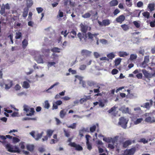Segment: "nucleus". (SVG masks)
I'll return each mask as SVG.
<instances>
[{"label": "nucleus", "mask_w": 155, "mask_h": 155, "mask_svg": "<svg viewBox=\"0 0 155 155\" xmlns=\"http://www.w3.org/2000/svg\"><path fill=\"white\" fill-rule=\"evenodd\" d=\"M128 121L129 120L128 118H126L124 117H121L119 119L118 124L120 125L123 128L126 129L127 127V124Z\"/></svg>", "instance_id": "nucleus-1"}, {"label": "nucleus", "mask_w": 155, "mask_h": 155, "mask_svg": "<svg viewBox=\"0 0 155 155\" xmlns=\"http://www.w3.org/2000/svg\"><path fill=\"white\" fill-rule=\"evenodd\" d=\"M23 110L26 112L27 116H31L34 114V112L33 108H30L26 105H24L23 106Z\"/></svg>", "instance_id": "nucleus-2"}, {"label": "nucleus", "mask_w": 155, "mask_h": 155, "mask_svg": "<svg viewBox=\"0 0 155 155\" xmlns=\"http://www.w3.org/2000/svg\"><path fill=\"white\" fill-rule=\"evenodd\" d=\"M44 132L42 131L41 133H36L34 131H32L29 133V134L36 140H38L42 137Z\"/></svg>", "instance_id": "nucleus-3"}, {"label": "nucleus", "mask_w": 155, "mask_h": 155, "mask_svg": "<svg viewBox=\"0 0 155 155\" xmlns=\"http://www.w3.org/2000/svg\"><path fill=\"white\" fill-rule=\"evenodd\" d=\"M142 72L144 77L147 78L150 81V78H152V73H150L148 71H146L145 69H143Z\"/></svg>", "instance_id": "nucleus-4"}, {"label": "nucleus", "mask_w": 155, "mask_h": 155, "mask_svg": "<svg viewBox=\"0 0 155 155\" xmlns=\"http://www.w3.org/2000/svg\"><path fill=\"white\" fill-rule=\"evenodd\" d=\"M5 89L8 90L10 89L13 85L12 81L10 80H7L5 82Z\"/></svg>", "instance_id": "nucleus-5"}, {"label": "nucleus", "mask_w": 155, "mask_h": 155, "mask_svg": "<svg viewBox=\"0 0 155 155\" xmlns=\"http://www.w3.org/2000/svg\"><path fill=\"white\" fill-rule=\"evenodd\" d=\"M136 151V148H133L130 150H125L124 153V155H133Z\"/></svg>", "instance_id": "nucleus-6"}, {"label": "nucleus", "mask_w": 155, "mask_h": 155, "mask_svg": "<svg viewBox=\"0 0 155 155\" xmlns=\"http://www.w3.org/2000/svg\"><path fill=\"white\" fill-rule=\"evenodd\" d=\"M119 110L122 111V113L131 114V110L128 107H122L119 109Z\"/></svg>", "instance_id": "nucleus-7"}, {"label": "nucleus", "mask_w": 155, "mask_h": 155, "mask_svg": "<svg viewBox=\"0 0 155 155\" xmlns=\"http://www.w3.org/2000/svg\"><path fill=\"white\" fill-rule=\"evenodd\" d=\"M91 99V96H86L84 95L83 97L81 98L80 101L79 102L81 104H83L84 103L86 102L88 100H90Z\"/></svg>", "instance_id": "nucleus-8"}, {"label": "nucleus", "mask_w": 155, "mask_h": 155, "mask_svg": "<svg viewBox=\"0 0 155 155\" xmlns=\"http://www.w3.org/2000/svg\"><path fill=\"white\" fill-rule=\"evenodd\" d=\"M71 147L75 148L76 150H77L81 151L82 150L83 148L82 147L79 145H77L74 143H71L69 144Z\"/></svg>", "instance_id": "nucleus-9"}, {"label": "nucleus", "mask_w": 155, "mask_h": 155, "mask_svg": "<svg viewBox=\"0 0 155 155\" xmlns=\"http://www.w3.org/2000/svg\"><path fill=\"white\" fill-rule=\"evenodd\" d=\"M88 85L90 87H94L100 88V87L98 85V84L93 81H88L87 82Z\"/></svg>", "instance_id": "nucleus-10"}, {"label": "nucleus", "mask_w": 155, "mask_h": 155, "mask_svg": "<svg viewBox=\"0 0 155 155\" xmlns=\"http://www.w3.org/2000/svg\"><path fill=\"white\" fill-rule=\"evenodd\" d=\"M9 10L10 9V7L8 3H7L5 5L3 4L2 5V8L1 10V14L2 15L5 12V9Z\"/></svg>", "instance_id": "nucleus-11"}, {"label": "nucleus", "mask_w": 155, "mask_h": 155, "mask_svg": "<svg viewBox=\"0 0 155 155\" xmlns=\"http://www.w3.org/2000/svg\"><path fill=\"white\" fill-rule=\"evenodd\" d=\"M5 147L7 150L9 152L12 153H15L16 152V150H14V149L12 146L9 143L5 145Z\"/></svg>", "instance_id": "nucleus-12"}, {"label": "nucleus", "mask_w": 155, "mask_h": 155, "mask_svg": "<svg viewBox=\"0 0 155 155\" xmlns=\"http://www.w3.org/2000/svg\"><path fill=\"white\" fill-rule=\"evenodd\" d=\"M153 101L152 100L149 101V102L146 103L143 106H141V107H143L147 109L149 108L152 105Z\"/></svg>", "instance_id": "nucleus-13"}, {"label": "nucleus", "mask_w": 155, "mask_h": 155, "mask_svg": "<svg viewBox=\"0 0 155 155\" xmlns=\"http://www.w3.org/2000/svg\"><path fill=\"white\" fill-rule=\"evenodd\" d=\"M125 19V16L123 15H121L117 17L116 19V21L118 23L121 24Z\"/></svg>", "instance_id": "nucleus-14"}, {"label": "nucleus", "mask_w": 155, "mask_h": 155, "mask_svg": "<svg viewBox=\"0 0 155 155\" xmlns=\"http://www.w3.org/2000/svg\"><path fill=\"white\" fill-rule=\"evenodd\" d=\"M145 121L148 123H152L155 122V118L154 117L152 118L150 116H149L145 118Z\"/></svg>", "instance_id": "nucleus-15"}, {"label": "nucleus", "mask_w": 155, "mask_h": 155, "mask_svg": "<svg viewBox=\"0 0 155 155\" xmlns=\"http://www.w3.org/2000/svg\"><path fill=\"white\" fill-rule=\"evenodd\" d=\"M91 53V51L85 49L81 51V54L83 56H89Z\"/></svg>", "instance_id": "nucleus-16"}, {"label": "nucleus", "mask_w": 155, "mask_h": 155, "mask_svg": "<svg viewBox=\"0 0 155 155\" xmlns=\"http://www.w3.org/2000/svg\"><path fill=\"white\" fill-rule=\"evenodd\" d=\"M87 34L88 38L92 40H93V39L94 37H95L96 38V36H97L98 35H99L98 33H95L93 34L90 32H88Z\"/></svg>", "instance_id": "nucleus-17"}, {"label": "nucleus", "mask_w": 155, "mask_h": 155, "mask_svg": "<svg viewBox=\"0 0 155 155\" xmlns=\"http://www.w3.org/2000/svg\"><path fill=\"white\" fill-rule=\"evenodd\" d=\"M81 28V30L84 33H85L87 31L88 27L87 25H84L82 24L80 25Z\"/></svg>", "instance_id": "nucleus-18"}, {"label": "nucleus", "mask_w": 155, "mask_h": 155, "mask_svg": "<svg viewBox=\"0 0 155 155\" xmlns=\"http://www.w3.org/2000/svg\"><path fill=\"white\" fill-rule=\"evenodd\" d=\"M35 59L38 63H43V60L40 55L36 56L35 57Z\"/></svg>", "instance_id": "nucleus-19"}, {"label": "nucleus", "mask_w": 155, "mask_h": 155, "mask_svg": "<svg viewBox=\"0 0 155 155\" xmlns=\"http://www.w3.org/2000/svg\"><path fill=\"white\" fill-rule=\"evenodd\" d=\"M118 4V2L117 0H112L110 2V6H114L117 5Z\"/></svg>", "instance_id": "nucleus-20"}, {"label": "nucleus", "mask_w": 155, "mask_h": 155, "mask_svg": "<svg viewBox=\"0 0 155 155\" xmlns=\"http://www.w3.org/2000/svg\"><path fill=\"white\" fill-rule=\"evenodd\" d=\"M27 150L30 152H32L34 148V146L33 144H28L27 146Z\"/></svg>", "instance_id": "nucleus-21"}, {"label": "nucleus", "mask_w": 155, "mask_h": 155, "mask_svg": "<svg viewBox=\"0 0 155 155\" xmlns=\"http://www.w3.org/2000/svg\"><path fill=\"white\" fill-rule=\"evenodd\" d=\"M155 4L154 3H150L148 4L147 7L149 9L150 11L152 12L154 9Z\"/></svg>", "instance_id": "nucleus-22"}, {"label": "nucleus", "mask_w": 155, "mask_h": 155, "mask_svg": "<svg viewBox=\"0 0 155 155\" xmlns=\"http://www.w3.org/2000/svg\"><path fill=\"white\" fill-rule=\"evenodd\" d=\"M66 112L65 109L61 110L60 112V117L63 118L65 115Z\"/></svg>", "instance_id": "nucleus-23"}, {"label": "nucleus", "mask_w": 155, "mask_h": 155, "mask_svg": "<svg viewBox=\"0 0 155 155\" xmlns=\"http://www.w3.org/2000/svg\"><path fill=\"white\" fill-rule=\"evenodd\" d=\"M121 60V58H118L116 59L114 61L115 63L114 66H117L118 65L120 64Z\"/></svg>", "instance_id": "nucleus-24"}, {"label": "nucleus", "mask_w": 155, "mask_h": 155, "mask_svg": "<svg viewBox=\"0 0 155 155\" xmlns=\"http://www.w3.org/2000/svg\"><path fill=\"white\" fill-rule=\"evenodd\" d=\"M137 58V56L136 54H132L130 55L129 60L131 61H134Z\"/></svg>", "instance_id": "nucleus-25"}, {"label": "nucleus", "mask_w": 155, "mask_h": 155, "mask_svg": "<svg viewBox=\"0 0 155 155\" xmlns=\"http://www.w3.org/2000/svg\"><path fill=\"white\" fill-rule=\"evenodd\" d=\"M98 126V124H97L93 125L92 126L90 127V131L91 133L94 132L95 130L97 127Z\"/></svg>", "instance_id": "nucleus-26"}, {"label": "nucleus", "mask_w": 155, "mask_h": 155, "mask_svg": "<svg viewBox=\"0 0 155 155\" xmlns=\"http://www.w3.org/2000/svg\"><path fill=\"white\" fill-rule=\"evenodd\" d=\"M128 53L125 51H120L118 53L119 56L120 57H124L128 55Z\"/></svg>", "instance_id": "nucleus-27"}, {"label": "nucleus", "mask_w": 155, "mask_h": 155, "mask_svg": "<svg viewBox=\"0 0 155 155\" xmlns=\"http://www.w3.org/2000/svg\"><path fill=\"white\" fill-rule=\"evenodd\" d=\"M104 26H108L110 24V21L109 19H107L103 20V21Z\"/></svg>", "instance_id": "nucleus-28"}, {"label": "nucleus", "mask_w": 155, "mask_h": 155, "mask_svg": "<svg viewBox=\"0 0 155 155\" xmlns=\"http://www.w3.org/2000/svg\"><path fill=\"white\" fill-rule=\"evenodd\" d=\"M33 4L32 0H26V4L28 8H29Z\"/></svg>", "instance_id": "nucleus-29"}, {"label": "nucleus", "mask_w": 155, "mask_h": 155, "mask_svg": "<svg viewBox=\"0 0 155 155\" xmlns=\"http://www.w3.org/2000/svg\"><path fill=\"white\" fill-rule=\"evenodd\" d=\"M22 87L25 88L27 89L29 87L30 85L28 82L24 81L23 82Z\"/></svg>", "instance_id": "nucleus-30"}, {"label": "nucleus", "mask_w": 155, "mask_h": 155, "mask_svg": "<svg viewBox=\"0 0 155 155\" xmlns=\"http://www.w3.org/2000/svg\"><path fill=\"white\" fill-rule=\"evenodd\" d=\"M131 142L130 140H127L124 143L123 146L124 147H126L131 144Z\"/></svg>", "instance_id": "nucleus-31"}, {"label": "nucleus", "mask_w": 155, "mask_h": 155, "mask_svg": "<svg viewBox=\"0 0 155 155\" xmlns=\"http://www.w3.org/2000/svg\"><path fill=\"white\" fill-rule=\"evenodd\" d=\"M58 63V62H48L47 63V66L48 68H50L52 66L55 67L54 65L56 64V63Z\"/></svg>", "instance_id": "nucleus-32"}, {"label": "nucleus", "mask_w": 155, "mask_h": 155, "mask_svg": "<svg viewBox=\"0 0 155 155\" xmlns=\"http://www.w3.org/2000/svg\"><path fill=\"white\" fill-rule=\"evenodd\" d=\"M54 132V130H50V129H48L47 131V135L50 138L51 137V136L52 135L53 133Z\"/></svg>", "instance_id": "nucleus-33"}, {"label": "nucleus", "mask_w": 155, "mask_h": 155, "mask_svg": "<svg viewBox=\"0 0 155 155\" xmlns=\"http://www.w3.org/2000/svg\"><path fill=\"white\" fill-rule=\"evenodd\" d=\"M143 120V119L142 118L137 119L134 122V124L137 125L141 123Z\"/></svg>", "instance_id": "nucleus-34"}, {"label": "nucleus", "mask_w": 155, "mask_h": 155, "mask_svg": "<svg viewBox=\"0 0 155 155\" xmlns=\"http://www.w3.org/2000/svg\"><path fill=\"white\" fill-rule=\"evenodd\" d=\"M107 56L109 59H112L115 57V55L113 52H111L107 54Z\"/></svg>", "instance_id": "nucleus-35"}, {"label": "nucleus", "mask_w": 155, "mask_h": 155, "mask_svg": "<svg viewBox=\"0 0 155 155\" xmlns=\"http://www.w3.org/2000/svg\"><path fill=\"white\" fill-rule=\"evenodd\" d=\"M28 8H25L23 14V16L24 17H26L28 15Z\"/></svg>", "instance_id": "nucleus-36"}, {"label": "nucleus", "mask_w": 155, "mask_h": 155, "mask_svg": "<svg viewBox=\"0 0 155 155\" xmlns=\"http://www.w3.org/2000/svg\"><path fill=\"white\" fill-rule=\"evenodd\" d=\"M85 34H83L82 35L81 33H79L78 34V37L79 38L80 41H82V40L83 39V38Z\"/></svg>", "instance_id": "nucleus-37"}, {"label": "nucleus", "mask_w": 155, "mask_h": 155, "mask_svg": "<svg viewBox=\"0 0 155 155\" xmlns=\"http://www.w3.org/2000/svg\"><path fill=\"white\" fill-rule=\"evenodd\" d=\"M121 27L123 28V30L125 31H127L129 29L128 26L125 24L121 25Z\"/></svg>", "instance_id": "nucleus-38"}, {"label": "nucleus", "mask_w": 155, "mask_h": 155, "mask_svg": "<svg viewBox=\"0 0 155 155\" xmlns=\"http://www.w3.org/2000/svg\"><path fill=\"white\" fill-rule=\"evenodd\" d=\"M6 137L8 138L9 139H12L13 138V137L9 135H7L6 136H1V139H5Z\"/></svg>", "instance_id": "nucleus-39"}, {"label": "nucleus", "mask_w": 155, "mask_h": 155, "mask_svg": "<svg viewBox=\"0 0 155 155\" xmlns=\"http://www.w3.org/2000/svg\"><path fill=\"white\" fill-rule=\"evenodd\" d=\"M22 43L23 48H25L28 44V41L26 39H24L22 41Z\"/></svg>", "instance_id": "nucleus-40"}, {"label": "nucleus", "mask_w": 155, "mask_h": 155, "mask_svg": "<svg viewBox=\"0 0 155 155\" xmlns=\"http://www.w3.org/2000/svg\"><path fill=\"white\" fill-rule=\"evenodd\" d=\"M50 107L49 104L48 103V101H45L44 102V107L47 109H48Z\"/></svg>", "instance_id": "nucleus-41"}, {"label": "nucleus", "mask_w": 155, "mask_h": 155, "mask_svg": "<svg viewBox=\"0 0 155 155\" xmlns=\"http://www.w3.org/2000/svg\"><path fill=\"white\" fill-rule=\"evenodd\" d=\"M60 49L57 47H54L51 49V51L53 52H60Z\"/></svg>", "instance_id": "nucleus-42"}, {"label": "nucleus", "mask_w": 155, "mask_h": 155, "mask_svg": "<svg viewBox=\"0 0 155 155\" xmlns=\"http://www.w3.org/2000/svg\"><path fill=\"white\" fill-rule=\"evenodd\" d=\"M143 16L145 17L148 18L150 16V13L147 12H144L142 13Z\"/></svg>", "instance_id": "nucleus-43"}, {"label": "nucleus", "mask_w": 155, "mask_h": 155, "mask_svg": "<svg viewBox=\"0 0 155 155\" xmlns=\"http://www.w3.org/2000/svg\"><path fill=\"white\" fill-rule=\"evenodd\" d=\"M21 88V86L19 84H16L14 87V89L16 91L20 90Z\"/></svg>", "instance_id": "nucleus-44"}, {"label": "nucleus", "mask_w": 155, "mask_h": 155, "mask_svg": "<svg viewBox=\"0 0 155 155\" xmlns=\"http://www.w3.org/2000/svg\"><path fill=\"white\" fill-rule=\"evenodd\" d=\"M76 123H73L72 124L69 126H67V127L68 128H71L72 129H74L76 128Z\"/></svg>", "instance_id": "nucleus-45"}, {"label": "nucleus", "mask_w": 155, "mask_h": 155, "mask_svg": "<svg viewBox=\"0 0 155 155\" xmlns=\"http://www.w3.org/2000/svg\"><path fill=\"white\" fill-rule=\"evenodd\" d=\"M91 16V15L89 13H86L84 15H82V16L83 18H90Z\"/></svg>", "instance_id": "nucleus-46"}, {"label": "nucleus", "mask_w": 155, "mask_h": 155, "mask_svg": "<svg viewBox=\"0 0 155 155\" xmlns=\"http://www.w3.org/2000/svg\"><path fill=\"white\" fill-rule=\"evenodd\" d=\"M103 140L107 142H112V138L104 137L103 139Z\"/></svg>", "instance_id": "nucleus-47"}, {"label": "nucleus", "mask_w": 155, "mask_h": 155, "mask_svg": "<svg viewBox=\"0 0 155 155\" xmlns=\"http://www.w3.org/2000/svg\"><path fill=\"white\" fill-rule=\"evenodd\" d=\"M21 36V33L20 32H16V33L15 38L16 39H18L20 38Z\"/></svg>", "instance_id": "nucleus-48"}, {"label": "nucleus", "mask_w": 155, "mask_h": 155, "mask_svg": "<svg viewBox=\"0 0 155 155\" xmlns=\"http://www.w3.org/2000/svg\"><path fill=\"white\" fill-rule=\"evenodd\" d=\"M12 139L13 142L15 143L19 142L20 141V140L19 139L16 137H13Z\"/></svg>", "instance_id": "nucleus-49"}, {"label": "nucleus", "mask_w": 155, "mask_h": 155, "mask_svg": "<svg viewBox=\"0 0 155 155\" xmlns=\"http://www.w3.org/2000/svg\"><path fill=\"white\" fill-rule=\"evenodd\" d=\"M86 65L85 64L81 65L80 66L79 69L81 70H85L86 68Z\"/></svg>", "instance_id": "nucleus-50"}, {"label": "nucleus", "mask_w": 155, "mask_h": 155, "mask_svg": "<svg viewBox=\"0 0 155 155\" xmlns=\"http://www.w3.org/2000/svg\"><path fill=\"white\" fill-rule=\"evenodd\" d=\"M120 137L119 136H115L114 138H112V142L115 143L116 141H117L118 138Z\"/></svg>", "instance_id": "nucleus-51"}, {"label": "nucleus", "mask_w": 155, "mask_h": 155, "mask_svg": "<svg viewBox=\"0 0 155 155\" xmlns=\"http://www.w3.org/2000/svg\"><path fill=\"white\" fill-rule=\"evenodd\" d=\"M143 61H144L145 63H147L149 62V59L148 56H146L145 57Z\"/></svg>", "instance_id": "nucleus-52"}, {"label": "nucleus", "mask_w": 155, "mask_h": 155, "mask_svg": "<svg viewBox=\"0 0 155 155\" xmlns=\"http://www.w3.org/2000/svg\"><path fill=\"white\" fill-rule=\"evenodd\" d=\"M114 143L112 142V143H109L108 145V147L109 148H110L111 149H114L115 145L114 144Z\"/></svg>", "instance_id": "nucleus-53"}, {"label": "nucleus", "mask_w": 155, "mask_h": 155, "mask_svg": "<svg viewBox=\"0 0 155 155\" xmlns=\"http://www.w3.org/2000/svg\"><path fill=\"white\" fill-rule=\"evenodd\" d=\"M133 24L137 28H139L140 26V24L137 21H135L133 22Z\"/></svg>", "instance_id": "nucleus-54"}, {"label": "nucleus", "mask_w": 155, "mask_h": 155, "mask_svg": "<svg viewBox=\"0 0 155 155\" xmlns=\"http://www.w3.org/2000/svg\"><path fill=\"white\" fill-rule=\"evenodd\" d=\"M36 10L37 11L38 13H41L43 11V9L41 7H38L36 8Z\"/></svg>", "instance_id": "nucleus-55"}, {"label": "nucleus", "mask_w": 155, "mask_h": 155, "mask_svg": "<svg viewBox=\"0 0 155 155\" xmlns=\"http://www.w3.org/2000/svg\"><path fill=\"white\" fill-rule=\"evenodd\" d=\"M116 108V107L115 106L112 107L109 110H108V112L109 113H111L115 111Z\"/></svg>", "instance_id": "nucleus-56"}, {"label": "nucleus", "mask_w": 155, "mask_h": 155, "mask_svg": "<svg viewBox=\"0 0 155 155\" xmlns=\"http://www.w3.org/2000/svg\"><path fill=\"white\" fill-rule=\"evenodd\" d=\"M140 142H142L143 143L145 144V143H147L148 142V140H146L145 139L143 138H142L140 139Z\"/></svg>", "instance_id": "nucleus-57"}, {"label": "nucleus", "mask_w": 155, "mask_h": 155, "mask_svg": "<svg viewBox=\"0 0 155 155\" xmlns=\"http://www.w3.org/2000/svg\"><path fill=\"white\" fill-rule=\"evenodd\" d=\"M118 72V71L116 69H114L112 71V74H115L117 73Z\"/></svg>", "instance_id": "nucleus-58"}, {"label": "nucleus", "mask_w": 155, "mask_h": 155, "mask_svg": "<svg viewBox=\"0 0 155 155\" xmlns=\"http://www.w3.org/2000/svg\"><path fill=\"white\" fill-rule=\"evenodd\" d=\"M79 80H80L79 83L80 84H82V86L83 87H85L86 86L85 82L82 80H81L80 78L79 79Z\"/></svg>", "instance_id": "nucleus-59"}, {"label": "nucleus", "mask_w": 155, "mask_h": 155, "mask_svg": "<svg viewBox=\"0 0 155 155\" xmlns=\"http://www.w3.org/2000/svg\"><path fill=\"white\" fill-rule=\"evenodd\" d=\"M143 5V2H139L137 3V6L138 7H141Z\"/></svg>", "instance_id": "nucleus-60"}, {"label": "nucleus", "mask_w": 155, "mask_h": 155, "mask_svg": "<svg viewBox=\"0 0 155 155\" xmlns=\"http://www.w3.org/2000/svg\"><path fill=\"white\" fill-rule=\"evenodd\" d=\"M134 111H136L137 112L140 113L141 111V110L140 107L134 108Z\"/></svg>", "instance_id": "nucleus-61"}, {"label": "nucleus", "mask_w": 155, "mask_h": 155, "mask_svg": "<svg viewBox=\"0 0 155 155\" xmlns=\"http://www.w3.org/2000/svg\"><path fill=\"white\" fill-rule=\"evenodd\" d=\"M87 146V149L89 150H91L92 149V146L91 144H90L89 142L86 143Z\"/></svg>", "instance_id": "nucleus-62"}, {"label": "nucleus", "mask_w": 155, "mask_h": 155, "mask_svg": "<svg viewBox=\"0 0 155 155\" xmlns=\"http://www.w3.org/2000/svg\"><path fill=\"white\" fill-rule=\"evenodd\" d=\"M63 16V13L62 12L60 11V10L58 12V17L59 16V17H62Z\"/></svg>", "instance_id": "nucleus-63"}, {"label": "nucleus", "mask_w": 155, "mask_h": 155, "mask_svg": "<svg viewBox=\"0 0 155 155\" xmlns=\"http://www.w3.org/2000/svg\"><path fill=\"white\" fill-rule=\"evenodd\" d=\"M147 64L146 63H145L144 61H143L141 64L140 66L142 68H145L147 65Z\"/></svg>", "instance_id": "nucleus-64"}]
</instances>
